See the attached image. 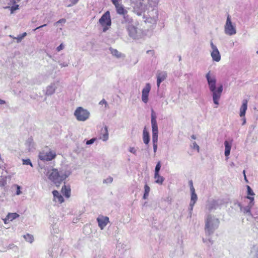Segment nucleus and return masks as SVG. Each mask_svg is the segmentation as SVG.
Returning <instances> with one entry per match:
<instances>
[{
    "label": "nucleus",
    "mask_w": 258,
    "mask_h": 258,
    "mask_svg": "<svg viewBox=\"0 0 258 258\" xmlns=\"http://www.w3.org/2000/svg\"><path fill=\"white\" fill-rule=\"evenodd\" d=\"M205 237L203 238V242L208 246H211L213 244L211 235L218 228L219 225V220L215 216L212 215H208L205 220Z\"/></svg>",
    "instance_id": "f257e3e1"
},
{
    "label": "nucleus",
    "mask_w": 258,
    "mask_h": 258,
    "mask_svg": "<svg viewBox=\"0 0 258 258\" xmlns=\"http://www.w3.org/2000/svg\"><path fill=\"white\" fill-rule=\"evenodd\" d=\"M209 90L212 92V98L214 103L216 105L219 104V100L221 96L223 91V86L220 85L217 88L216 87V79L214 75L211 72H209L206 75Z\"/></svg>",
    "instance_id": "f03ea898"
},
{
    "label": "nucleus",
    "mask_w": 258,
    "mask_h": 258,
    "mask_svg": "<svg viewBox=\"0 0 258 258\" xmlns=\"http://www.w3.org/2000/svg\"><path fill=\"white\" fill-rule=\"evenodd\" d=\"M131 3L134 4L133 6V12L138 16H141L143 12H145L146 10H149L150 7L152 5L153 1L152 0H148L147 4L144 5L141 0H130Z\"/></svg>",
    "instance_id": "7ed1b4c3"
},
{
    "label": "nucleus",
    "mask_w": 258,
    "mask_h": 258,
    "mask_svg": "<svg viewBox=\"0 0 258 258\" xmlns=\"http://www.w3.org/2000/svg\"><path fill=\"white\" fill-rule=\"evenodd\" d=\"M158 17V11L155 8H151L150 10H149L147 13L144 15V19H145V22L151 24H155L157 21Z\"/></svg>",
    "instance_id": "20e7f679"
},
{
    "label": "nucleus",
    "mask_w": 258,
    "mask_h": 258,
    "mask_svg": "<svg viewBox=\"0 0 258 258\" xmlns=\"http://www.w3.org/2000/svg\"><path fill=\"white\" fill-rule=\"evenodd\" d=\"M224 33L228 36H233L236 34V25L233 24L230 16L228 15L225 24L224 26Z\"/></svg>",
    "instance_id": "39448f33"
},
{
    "label": "nucleus",
    "mask_w": 258,
    "mask_h": 258,
    "mask_svg": "<svg viewBox=\"0 0 258 258\" xmlns=\"http://www.w3.org/2000/svg\"><path fill=\"white\" fill-rule=\"evenodd\" d=\"M74 115L78 120L84 121L89 118L90 112L82 107H78L74 112Z\"/></svg>",
    "instance_id": "423d86ee"
},
{
    "label": "nucleus",
    "mask_w": 258,
    "mask_h": 258,
    "mask_svg": "<svg viewBox=\"0 0 258 258\" xmlns=\"http://www.w3.org/2000/svg\"><path fill=\"white\" fill-rule=\"evenodd\" d=\"M244 202L246 205L244 206L242 205L241 204H239L240 211L244 214L251 215L250 210L254 205V198L248 197L247 199H244Z\"/></svg>",
    "instance_id": "0eeeda50"
},
{
    "label": "nucleus",
    "mask_w": 258,
    "mask_h": 258,
    "mask_svg": "<svg viewBox=\"0 0 258 258\" xmlns=\"http://www.w3.org/2000/svg\"><path fill=\"white\" fill-rule=\"evenodd\" d=\"M128 36L133 39H139L142 37V31L134 24L126 29Z\"/></svg>",
    "instance_id": "6e6552de"
},
{
    "label": "nucleus",
    "mask_w": 258,
    "mask_h": 258,
    "mask_svg": "<svg viewBox=\"0 0 258 258\" xmlns=\"http://www.w3.org/2000/svg\"><path fill=\"white\" fill-rule=\"evenodd\" d=\"M38 157L41 160L49 161L55 158L56 153L50 149L48 151L43 150L39 153Z\"/></svg>",
    "instance_id": "1a4fd4ad"
},
{
    "label": "nucleus",
    "mask_w": 258,
    "mask_h": 258,
    "mask_svg": "<svg viewBox=\"0 0 258 258\" xmlns=\"http://www.w3.org/2000/svg\"><path fill=\"white\" fill-rule=\"evenodd\" d=\"M99 23L103 27V32H105L111 24L110 13L109 11L106 12L100 18L99 20Z\"/></svg>",
    "instance_id": "9d476101"
},
{
    "label": "nucleus",
    "mask_w": 258,
    "mask_h": 258,
    "mask_svg": "<svg viewBox=\"0 0 258 258\" xmlns=\"http://www.w3.org/2000/svg\"><path fill=\"white\" fill-rule=\"evenodd\" d=\"M188 183L190 186V191L191 192L190 202L189 204L190 216H191V211H192L194 205L195 204L198 200V197L195 192V189L193 185L192 181L189 180Z\"/></svg>",
    "instance_id": "9b49d317"
},
{
    "label": "nucleus",
    "mask_w": 258,
    "mask_h": 258,
    "mask_svg": "<svg viewBox=\"0 0 258 258\" xmlns=\"http://www.w3.org/2000/svg\"><path fill=\"white\" fill-rule=\"evenodd\" d=\"M210 46L211 47V56L213 60L216 62L220 61L221 60V54L217 47L214 44L212 41L210 42Z\"/></svg>",
    "instance_id": "f8f14e48"
},
{
    "label": "nucleus",
    "mask_w": 258,
    "mask_h": 258,
    "mask_svg": "<svg viewBox=\"0 0 258 258\" xmlns=\"http://www.w3.org/2000/svg\"><path fill=\"white\" fill-rule=\"evenodd\" d=\"M151 124L152 130V138H158V128L156 121V117L154 114L153 110H152L151 115Z\"/></svg>",
    "instance_id": "ddd939ff"
},
{
    "label": "nucleus",
    "mask_w": 258,
    "mask_h": 258,
    "mask_svg": "<svg viewBox=\"0 0 258 258\" xmlns=\"http://www.w3.org/2000/svg\"><path fill=\"white\" fill-rule=\"evenodd\" d=\"M98 226L99 228L103 230L106 226V225L109 223V218L107 216L103 215H99L96 219Z\"/></svg>",
    "instance_id": "4468645a"
},
{
    "label": "nucleus",
    "mask_w": 258,
    "mask_h": 258,
    "mask_svg": "<svg viewBox=\"0 0 258 258\" xmlns=\"http://www.w3.org/2000/svg\"><path fill=\"white\" fill-rule=\"evenodd\" d=\"M151 88V85L147 83L142 90V100L145 103H147L148 101V96Z\"/></svg>",
    "instance_id": "2eb2a0df"
},
{
    "label": "nucleus",
    "mask_w": 258,
    "mask_h": 258,
    "mask_svg": "<svg viewBox=\"0 0 258 258\" xmlns=\"http://www.w3.org/2000/svg\"><path fill=\"white\" fill-rule=\"evenodd\" d=\"M121 23L126 29L134 24L133 19L127 14L123 16Z\"/></svg>",
    "instance_id": "dca6fc26"
},
{
    "label": "nucleus",
    "mask_w": 258,
    "mask_h": 258,
    "mask_svg": "<svg viewBox=\"0 0 258 258\" xmlns=\"http://www.w3.org/2000/svg\"><path fill=\"white\" fill-rule=\"evenodd\" d=\"M45 174L48 177H59L60 174L57 169L48 168L45 169Z\"/></svg>",
    "instance_id": "f3484780"
},
{
    "label": "nucleus",
    "mask_w": 258,
    "mask_h": 258,
    "mask_svg": "<svg viewBox=\"0 0 258 258\" xmlns=\"http://www.w3.org/2000/svg\"><path fill=\"white\" fill-rule=\"evenodd\" d=\"M53 196V201L56 204H60L64 202V199L61 195L57 190H54L52 191Z\"/></svg>",
    "instance_id": "a211bd4d"
},
{
    "label": "nucleus",
    "mask_w": 258,
    "mask_h": 258,
    "mask_svg": "<svg viewBox=\"0 0 258 258\" xmlns=\"http://www.w3.org/2000/svg\"><path fill=\"white\" fill-rule=\"evenodd\" d=\"M167 77V73L165 72H159L157 74V85L159 88L162 82L164 81Z\"/></svg>",
    "instance_id": "6ab92c4d"
},
{
    "label": "nucleus",
    "mask_w": 258,
    "mask_h": 258,
    "mask_svg": "<svg viewBox=\"0 0 258 258\" xmlns=\"http://www.w3.org/2000/svg\"><path fill=\"white\" fill-rule=\"evenodd\" d=\"M115 6L116 13L123 16L127 14V11L126 10L122 4L114 5Z\"/></svg>",
    "instance_id": "aec40b11"
},
{
    "label": "nucleus",
    "mask_w": 258,
    "mask_h": 258,
    "mask_svg": "<svg viewBox=\"0 0 258 258\" xmlns=\"http://www.w3.org/2000/svg\"><path fill=\"white\" fill-rule=\"evenodd\" d=\"M57 88L55 83H51L48 85L46 89V95H51L55 92Z\"/></svg>",
    "instance_id": "412c9836"
},
{
    "label": "nucleus",
    "mask_w": 258,
    "mask_h": 258,
    "mask_svg": "<svg viewBox=\"0 0 258 258\" xmlns=\"http://www.w3.org/2000/svg\"><path fill=\"white\" fill-rule=\"evenodd\" d=\"M247 109V100L244 99L242 101V105L240 108L239 115L240 117H244L245 115L246 111Z\"/></svg>",
    "instance_id": "4be33fe9"
},
{
    "label": "nucleus",
    "mask_w": 258,
    "mask_h": 258,
    "mask_svg": "<svg viewBox=\"0 0 258 258\" xmlns=\"http://www.w3.org/2000/svg\"><path fill=\"white\" fill-rule=\"evenodd\" d=\"M25 146L29 151H32L35 149V144L31 138L27 139L25 143Z\"/></svg>",
    "instance_id": "5701e85b"
},
{
    "label": "nucleus",
    "mask_w": 258,
    "mask_h": 258,
    "mask_svg": "<svg viewBox=\"0 0 258 258\" xmlns=\"http://www.w3.org/2000/svg\"><path fill=\"white\" fill-rule=\"evenodd\" d=\"M61 191L63 195L67 198L71 196V188L69 185H63L61 188Z\"/></svg>",
    "instance_id": "b1692460"
},
{
    "label": "nucleus",
    "mask_w": 258,
    "mask_h": 258,
    "mask_svg": "<svg viewBox=\"0 0 258 258\" xmlns=\"http://www.w3.org/2000/svg\"><path fill=\"white\" fill-rule=\"evenodd\" d=\"M225 146V152L224 154L226 157H228L230 153V150L231 148V143L227 141L224 142Z\"/></svg>",
    "instance_id": "393cba45"
},
{
    "label": "nucleus",
    "mask_w": 258,
    "mask_h": 258,
    "mask_svg": "<svg viewBox=\"0 0 258 258\" xmlns=\"http://www.w3.org/2000/svg\"><path fill=\"white\" fill-rule=\"evenodd\" d=\"M143 140L144 143L147 145L150 141V135L146 127L144 128L143 133Z\"/></svg>",
    "instance_id": "a878e982"
},
{
    "label": "nucleus",
    "mask_w": 258,
    "mask_h": 258,
    "mask_svg": "<svg viewBox=\"0 0 258 258\" xmlns=\"http://www.w3.org/2000/svg\"><path fill=\"white\" fill-rule=\"evenodd\" d=\"M109 50L111 54L113 56L116 57L117 58H120L123 56V54L121 52H119L116 49H114L113 48L110 47V48H109Z\"/></svg>",
    "instance_id": "bb28decb"
},
{
    "label": "nucleus",
    "mask_w": 258,
    "mask_h": 258,
    "mask_svg": "<svg viewBox=\"0 0 258 258\" xmlns=\"http://www.w3.org/2000/svg\"><path fill=\"white\" fill-rule=\"evenodd\" d=\"M246 196L244 198V199H247L248 197L249 198H254L255 194L252 190V189L251 188V187L249 185H246Z\"/></svg>",
    "instance_id": "cd10ccee"
},
{
    "label": "nucleus",
    "mask_w": 258,
    "mask_h": 258,
    "mask_svg": "<svg viewBox=\"0 0 258 258\" xmlns=\"http://www.w3.org/2000/svg\"><path fill=\"white\" fill-rule=\"evenodd\" d=\"M6 216L10 221H12L14 220L19 218L20 215L17 213H9Z\"/></svg>",
    "instance_id": "c85d7f7f"
},
{
    "label": "nucleus",
    "mask_w": 258,
    "mask_h": 258,
    "mask_svg": "<svg viewBox=\"0 0 258 258\" xmlns=\"http://www.w3.org/2000/svg\"><path fill=\"white\" fill-rule=\"evenodd\" d=\"M217 206V202L215 201H213L209 202L207 205V208L209 211H212L214 209H215L216 208Z\"/></svg>",
    "instance_id": "c756f323"
},
{
    "label": "nucleus",
    "mask_w": 258,
    "mask_h": 258,
    "mask_svg": "<svg viewBox=\"0 0 258 258\" xmlns=\"http://www.w3.org/2000/svg\"><path fill=\"white\" fill-rule=\"evenodd\" d=\"M23 237L26 241H27L28 242H29L30 243H33L34 240L33 235H32L30 234H29V233H28L26 235H24Z\"/></svg>",
    "instance_id": "7c9ffc66"
},
{
    "label": "nucleus",
    "mask_w": 258,
    "mask_h": 258,
    "mask_svg": "<svg viewBox=\"0 0 258 258\" xmlns=\"http://www.w3.org/2000/svg\"><path fill=\"white\" fill-rule=\"evenodd\" d=\"M100 138L103 141H106L108 139V133L107 126L105 127L104 129V133L101 136H100Z\"/></svg>",
    "instance_id": "2f4dec72"
},
{
    "label": "nucleus",
    "mask_w": 258,
    "mask_h": 258,
    "mask_svg": "<svg viewBox=\"0 0 258 258\" xmlns=\"http://www.w3.org/2000/svg\"><path fill=\"white\" fill-rule=\"evenodd\" d=\"M152 142L154 155H155L158 148V138H152Z\"/></svg>",
    "instance_id": "473e14b6"
},
{
    "label": "nucleus",
    "mask_w": 258,
    "mask_h": 258,
    "mask_svg": "<svg viewBox=\"0 0 258 258\" xmlns=\"http://www.w3.org/2000/svg\"><path fill=\"white\" fill-rule=\"evenodd\" d=\"M145 192L143 196L144 199H147L149 196V194L150 191V187L146 184L145 185Z\"/></svg>",
    "instance_id": "72a5a7b5"
},
{
    "label": "nucleus",
    "mask_w": 258,
    "mask_h": 258,
    "mask_svg": "<svg viewBox=\"0 0 258 258\" xmlns=\"http://www.w3.org/2000/svg\"><path fill=\"white\" fill-rule=\"evenodd\" d=\"M161 165L160 162H158L155 167V176L154 177H160L158 174V172L160 170Z\"/></svg>",
    "instance_id": "f704fd0d"
},
{
    "label": "nucleus",
    "mask_w": 258,
    "mask_h": 258,
    "mask_svg": "<svg viewBox=\"0 0 258 258\" xmlns=\"http://www.w3.org/2000/svg\"><path fill=\"white\" fill-rule=\"evenodd\" d=\"M251 253L253 254L256 258H258V245L253 246L251 250Z\"/></svg>",
    "instance_id": "c9c22d12"
},
{
    "label": "nucleus",
    "mask_w": 258,
    "mask_h": 258,
    "mask_svg": "<svg viewBox=\"0 0 258 258\" xmlns=\"http://www.w3.org/2000/svg\"><path fill=\"white\" fill-rule=\"evenodd\" d=\"M52 182H53L54 184H55L56 186H59L60 184H61L62 182V178H51Z\"/></svg>",
    "instance_id": "e433bc0d"
},
{
    "label": "nucleus",
    "mask_w": 258,
    "mask_h": 258,
    "mask_svg": "<svg viewBox=\"0 0 258 258\" xmlns=\"http://www.w3.org/2000/svg\"><path fill=\"white\" fill-rule=\"evenodd\" d=\"M5 8L6 9L10 8V10H11V14H13L15 11L19 9V5L14 4V6H13L11 7H6Z\"/></svg>",
    "instance_id": "4c0bfd02"
},
{
    "label": "nucleus",
    "mask_w": 258,
    "mask_h": 258,
    "mask_svg": "<svg viewBox=\"0 0 258 258\" xmlns=\"http://www.w3.org/2000/svg\"><path fill=\"white\" fill-rule=\"evenodd\" d=\"M15 188L16 189V195H20L21 194L22 192L21 191V186L18 185H14L13 186V188Z\"/></svg>",
    "instance_id": "58836bf2"
},
{
    "label": "nucleus",
    "mask_w": 258,
    "mask_h": 258,
    "mask_svg": "<svg viewBox=\"0 0 258 258\" xmlns=\"http://www.w3.org/2000/svg\"><path fill=\"white\" fill-rule=\"evenodd\" d=\"M191 147L195 150H197L198 152L200 151V147L199 145L195 142H193L192 145H191Z\"/></svg>",
    "instance_id": "ea45409f"
},
{
    "label": "nucleus",
    "mask_w": 258,
    "mask_h": 258,
    "mask_svg": "<svg viewBox=\"0 0 258 258\" xmlns=\"http://www.w3.org/2000/svg\"><path fill=\"white\" fill-rule=\"evenodd\" d=\"M128 151L135 155H137V149L135 147H130L128 148Z\"/></svg>",
    "instance_id": "a19ab883"
},
{
    "label": "nucleus",
    "mask_w": 258,
    "mask_h": 258,
    "mask_svg": "<svg viewBox=\"0 0 258 258\" xmlns=\"http://www.w3.org/2000/svg\"><path fill=\"white\" fill-rule=\"evenodd\" d=\"M23 164L24 165H30L31 166H32V163L31 160L29 159H23Z\"/></svg>",
    "instance_id": "79ce46f5"
},
{
    "label": "nucleus",
    "mask_w": 258,
    "mask_h": 258,
    "mask_svg": "<svg viewBox=\"0 0 258 258\" xmlns=\"http://www.w3.org/2000/svg\"><path fill=\"white\" fill-rule=\"evenodd\" d=\"M112 178H106L103 179L102 182L104 184H108L111 183L112 182Z\"/></svg>",
    "instance_id": "37998d69"
},
{
    "label": "nucleus",
    "mask_w": 258,
    "mask_h": 258,
    "mask_svg": "<svg viewBox=\"0 0 258 258\" xmlns=\"http://www.w3.org/2000/svg\"><path fill=\"white\" fill-rule=\"evenodd\" d=\"M70 1L71 2V3L67 6L68 7H72L73 6L76 5V4L78 3V2H79V0H70Z\"/></svg>",
    "instance_id": "c03bdc74"
},
{
    "label": "nucleus",
    "mask_w": 258,
    "mask_h": 258,
    "mask_svg": "<svg viewBox=\"0 0 258 258\" xmlns=\"http://www.w3.org/2000/svg\"><path fill=\"white\" fill-rule=\"evenodd\" d=\"M14 39H15L17 40V42L19 43L21 42L23 38L22 37L21 35H18L17 37H14Z\"/></svg>",
    "instance_id": "a18cd8bd"
},
{
    "label": "nucleus",
    "mask_w": 258,
    "mask_h": 258,
    "mask_svg": "<svg viewBox=\"0 0 258 258\" xmlns=\"http://www.w3.org/2000/svg\"><path fill=\"white\" fill-rule=\"evenodd\" d=\"M66 22V20L65 19H61L59 20H58V21H57L54 24V25L56 26L59 23L64 24Z\"/></svg>",
    "instance_id": "49530a36"
},
{
    "label": "nucleus",
    "mask_w": 258,
    "mask_h": 258,
    "mask_svg": "<svg viewBox=\"0 0 258 258\" xmlns=\"http://www.w3.org/2000/svg\"><path fill=\"white\" fill-rule=\"evenodd\" d=\"M64 47V45L61 43L60 44L57 48H56V50L59 52L60 51H61V50H62Z\"/></svg>",
    "instance_id": "de8ad7c7"
},
{
    "label": "nucleus",
    "mask_w": 258,
    "mask_h": 258,
    "mask_svg": "<svg viewBox=\"0 0 258 258\" xmlns=\"http://www.w3.org/2000/svg\"><path fill=\"white\" fill-rule=\"evenodd\" d=\"M164 178H157V179L155 181V182L159 184H162Z\"/></svg>",
    "instance_id": "09e8293b"
},
{
    "label": "nucleus",
    "mask_w": 258,
    "mask_h": 258,
    "mask_svg": "<svg viewBox=\"0 0 258 258\" xmlns=\"http://www.w3.org/2000/svg\"><path fill=\"white\" fill-rule=\"evenodd\" d=\"M95 138H92L89 140H88L87 142H86V144L87 145H91L93 143H94V142H95Z\"/></svg>",
    "instance_id": "8fccbe9b"
},
{
    "label": "nucleus",
    "mask_w": 258,
    "mask_h": 258,
    "mask_svg": "<svg viewBox=\"0 0 258 258\" xmlns=\"http://www.w3.org/2000/svg\"><path fill=\"white\" fill-rule=\"evenodd\" d=\"M100 105H105V107H106L108 105L107 102L105 101V99H102L99 102Z\"/></svg>",
    "instance_id": "3c124183"
},
{
    "label": "nucleus",
    "mask_w": 258,
    "mask_h": 258,
    "mask_svg": "<svg viewBox=\"0 0 258 258\" xmlns=\"http://www.w3.org/2000/svg\"><path fill=\"white\" fill-rule=\"evenodd\" d=\"M122 0H111V2L114 5H116L118 4H120V2Z\"/></svg>",
    "instance_id": "603ef678"
},
{
    "label": "nucleus",
    "mask_w": 258,
    "mask_h": 258,
    "mask_svg": "<svg viewBox=\"0 0 258 258\" xmlns=\"http://www.w3.org/2000/svg\"><path fill=\"white\" fill-rule=\"evenodd\" d=\"M3 221H4L5 224H7L10 222V221L9 220V219H8V217L7 216L5 218L3 219Z\"/></svg>",
    "instance_id": "864d4df0"
},
{
    "label": "nucleus",
    "mask_w": 258,
    "mask_h": 258,
    "mask_svg": "<svg viewBox=\"0 0 258 258\" xmlns=\"http://www.w3.org/2000/svg\"><path fill=\"white\" fill-rule=\"evenodd\" d=\"M59 65L61 67H66L68 66L69 63L67 62H60L59 63Z\"/></svg>",
    "instance_id": "5fc2aeb1"
},
{
    "label": "nucleus",
    "mask_w": 258,
    "mask_h": 258,
    "mask_svg": "<svg viewBox=\"0 0 258 258\" xmlns=\"http://www.w3.org/2000/svg\"><path fill=\"white\" fill-rule=\"evenodd\" d=\"M20 0H10L11 3L13 5L16 4L20 2Z\"/></svg>",
    "instance_id": "6e6d98bb"
},
{
    "label": "nucleus",
    "mask_w": 258,
    "mask_h": 258,
    "mask_svg": "<svg viewBox=\"0 0 258 258\" xmlns=\"http://www.w3.org/2000/svg\"><path fill=\"white\" fill-rule=\"evenodd\" d=\"M242 117V125H243L245 124L246 123V118L245 117V116L244 117Z\"/></svg>",
    "instance_id": "4d7b16f0"
},
{
    "label": "nucleus",
    "mask_w": 258,
    "mask_h": 258,
    "mask_svg": "<svg viewBox=\"0 0 258 258\" xmlns=\"http://www.w3.org/2000/svg\"><path fill=\"white\" fill-rule=\"evenodd\" d=\"M46 25H47L46 24L42 25H41L40 26H39V27H37L36 28L34 29L33 30L35 31V30H36L37 29H40L41 28L44 27L46 26Z\"/></svg>",
    "instance_id": "13d9d810"
},
{
    "label": "nucleus",
    "mask_w": 258,
    "mask_h": 258,
    "mask_svg": "<svg viewBox=\"0 0 258 258\" xmlns=\"http://www.w3.org/2000/svg\"><path fill=\"white\" fill-rule=\"evenodd\" d=\"M6 103V101L4 100L0 99V105L4 104Z\"/></svg>",
    "instance_id": "bf43d9fd"
},
{
    "label": "nucleus",
    "mask_w": 258,
    "mask_h": 258,
    "mask_svg": "<svg viewBox=\"0 0 258 258\" xmlns=\"http://www.w3.org/2000/svg\"><path fill=\"white\" fill-rule=\"evenodd\" d=\"M27 33L26 32H24L23 33V34H22L21 35L22 36V37L24 38L25 36H27Z\"/></svg>",
    "instance_id": "052dcab7"
},
{
    "label": "nucleus",
    "mask_w": 258,
    "mask_h": 258,
    "mask_svg": "<svg viewBox=\"0 0 258 258\" xmlns=\"http://www.w3.org/2000/svg\"><path fill=\"white\" fill-rule=\"evenodd\" d=\"M191 139H194V140H195L196 139V137L195 135H192L191 136Z\"/></svg>",
    "instance_id": "680f3d73"
},
{
    "label": "nucleus",
    "mask_w": 258,
    "mask_h": 258,
    "mask_svg": "<svg viewBox=\"0 0 258 258\" xmlns=\"http://www.w3.org/2000/svg\"><path fill=\"white\" fill-rule=\"evenodd\" d=\"M231 167H234L235 166V164L233 162H231L230 164Z\"/></svg>",
    "instance_id": "e2e57ef3"
},
{
    "label": "nucleus",
    "mask_w": 258,
    "mask_h": 258,
    "mask_svg": "<svg viewBox=\"0 0 258 258\" xmlns=\"http://www.w3.org/2000/svg\"><path fill=\"white\" fill-rule=\"evenodd\" d=\"M69 175H70V173L66 174L64 175L65 177H68Z\"/></svg>",
    "instance_id": "0e129e2a"
},
{
    "label": "nucleus",
    "mask_w": 258,
    "mask_h": 258,
    "mask_svg": "<svg viewBox=\"0 0 258 258\" xmlns=\"http://www.w3.org/2000/svg\"><path fill=\"white\" fill-rule=\"evenodd\" d=\"M53 70H51L50 71V72H49V75H51V74H52V72H53Z\"/></svg>",
    "instance_id": "69168bd1"
},
{
    "label": "nucleus",
    "mask_w": 258,
    "mask_h": 258,
    "mask_svg": "<svg viewBox=\"0 0 258 258\" xmlns=\"http://www.w3.org/2000/svg\"><path fill=\"white\" fill-rule=\"evenodd\" d=\"M9 37H11V38H13V39H14V37H15L14 36H13V35H9Z\"/></svg>",
    "instance_id": "338daca9"
},
{
    "label": "nucleus",
    "mask_w": 258,
    "mask_h": 258,
    "mask_svg": "<svg viewBox=\"0 0 258 258\" xmlns=\"http://www.w3.org/2000/svg\"><path fill=\"white\" fill-rule=\"evenodd\" d=\"M243 174H244V177H246V175H245V171L243 170Z\"/></svg>",
    "instance_id": "774afa93"
}]
</instances>
